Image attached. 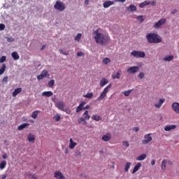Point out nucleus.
I'll return each mask as SVG.
<instances>
[{
  "mask_svg": "<svg viewBox=\"0 0 179 179\" xmlns=\"http://www.w3.org/2000/svg\"><path fill=\"white\" fill-rule=\"evenodd\" d=\"M131 162H127L124 166V171L128 172L131 167Z\"/></svg>",
  "mask_w": 179,
  "mask_h": 179,
  "instance_id": "f704fd0d",
  "label": "nucleus"
},
{
  "mask_svg": "<svg viewBox=\"0 0 179 179\" xmlns=\"http://www.w3.org/2000/svg\"><path fill=\"white\" fill-rule=\"evenodd\" d=\"M173 59H174V56L173 55L167 56L164 58V61H173Z\"/></svg>",
  "mask_w": 179,
  "mask_h": 179,
  "instance_id": "c9c22d12",
  "label": "nucleus"
},
{
  "mask_svg": "<svg viewBox=\"0 0 179 179\" xmlns=\"http://www.w3.org/2000/svg\"><path fill=\"white\" fill-rule=\"evenodd\" d=\"M60 54H63V55H69V52L64 51L62 49L59 50Z\"/></svg>",
  "mask_w": 179,
  "mask_h": 179,
  "instance_id": "79ce46f5",
  "label": "nucleus"
},
{
  "mask_svg": "<svg viewBox=\"0 0 179 179\" xmlns=\"http://www.w3.org/2000/svg\"><path fill=\"white\" fill-rule=\"evenodd\" d=\"M3 82H8V76H5L3 78Z\"/></svg>",
  "mask_w": 179,
  "mask_h": 179,
  "instance_id": "13d9d810",
  "label": "nucleus"
},
{
  "mask_svg": "<svg viewBox=\"0 0 179 179\" xmlns=\"http://www.w3.org/2000/svg\"><path fill=\"white\" fill-rule=\"evenodd\" d=\"M93 34H94V38L96 44L104 45V44H107V43H108V36L99 31V29L94 31Z\"/></svg>",
  "mask_w": 179,
  "mask_h": 179,
  "instance_id": "f257e3e1",
  "label": "nucleus"
},
{
  "mask_svg": "<svg viewBox=\"0 0 179 179\" xmlns=\"http://www.w3.org/2000/svg\"><path fill=\"white\" fill-rule=\"evenodd\" d=\"M5 61H6V56H2L0 58V64L2 63V62H5Z\"/></svg>",
  "mask_w": 179,
  "mask_h": 179,
  "instance_id": "de8ad7c7",
  "label": "nucleus"
},
{
  "mask_svg": "<svg viewBox=\"0 0 179 179\" xmlns=\"http://www.w3.org/2000/svg\"><path fill=\"white\" fill-rule=\"evenodd\" d=\"M83 117H84L85 120H86L87 121H89V120H90V115H89L88 110L85 111V113H83Z\"/></svg>",
  "mask_w": 179,
  "mask_h": 179,
  "instance_id": "c85d7f7f",
  "label": "nucleus"
},
{
  "mask_svg": "<svg viewBox=\"0 0 179 179\" xmlns=\"http://www.w3.org/2000/svg\"><path fill=\"white\" fill-rule=\"evenodd\" d=\"M86 101H83L79 106L77 107L76 112V113H80V111H82V110H89V108H90V106L87 105L86 106Z\"/></svg>",
  "mask_w": 179,
  "mask_h": 179,
  "instance_id": "39448f33",
  "label": "nucleus"
},
{
  "mask_svg": "<svg viewBox=\"0 0 179 179\" xmlns=\"http://www.w3.org/2000/svg\"><path fill=\"white\" fill-rule=\"evenodd\" d=\"M176 128H177V125L176 124L168 125L164 127V131H169L173 129H176Z\"/></svg>",
  "mask_w": 179,
  "mask_h": 179,
  "instance_id": "4468645a",
  "label": "nucleus"
},
{
  "mask_svg": "<svg viewBox=\"0 0 179 179\" xmlns=\"http://www.w3.org/2000/svg\"><path fill=\"white\" fill-rule=\"evenodd\" d=\"M166 164H167V159H164L162 162V170H166Z\"/></svg>",
  "mask_w": 179,
  "mask_h": 179,
  "instance_id": "473e14b6",
  "label": "nucleus"
},
{
  "mask_svg": "<svg viewBox=\"0 0 179 179\" xmlns=\"http://www.w3.org/2000/svg\"><path fill=\"white\" fill-rule=\"evenodd\" d=\"M53 94L54 93L51 91L43 92L42 93V96H44L45 97H51Z\"/></svg>",
  "mask_w": 179,
  "mask_h": 179,
  "instance_id": "6ab92c4d",
  "label": "nucleus"
},
{
  "mask_svg": "<svg viewBox=\"0 0 179 179\" xmlns=\"http://www.w3.org/2000/svg\"><path fill=\"white\" fill-rule=\"evenodd\" d=\"M166 101V99H161L159 101L158 103H156L155 105V107H156L157 108H160V107H162V106H163V103H164Z\"/></svg>",
  "mask_w": 179,
  "mask_h": 179,
  "instance_id": "a211bd4d",
  "label": "nucleus"
},
{
  "mask_svg": "<svg viewBox=\"0 0 179 179\" xmlns=\"http://www.w3.org/2000/svg\"><path fill=\"white\" fill-rule=\"evenodd\" d=\"M78 122H84V124H86V119H85V117H80L78 119Z\"/></svg>",
  "mask_w": 179,
  "mask_h": 179,
  "instance_id": "49530a36",
  "label": "nucleus"
},
{
  "mask_svg": "<svg viewBox=\"0 0 179 179\" xmlns=\"http://www.w3.org/2000/svg\"><path fill=\"white\" fill-rule=\"evenodd\" d=\"M131 55L134 57V58H145L146 57V54L145 52L133 50L131 52Z\"/></svg>",
  "mask_w": 179,
  "mask_h": 179,
  "instance_id": "7ed1b4c3",
  "label": "nucleus"
},
{
  "mask_svg": "<svg viewBox=\"0 0 179 179\" xmlns=\"http://www.w3.org/2000/svg\"><path fill=\"white\" fill-rule=\"evenodd\" d=\"M107 83H108V80H107L106 78H102L101 80L100 81L101 87H104V86H106V85H107Z\"/></svg>",
  "mask_w": 179,
  "mask_h": 179,
  "instance_id": "aec40b11",
  "label": "nucleus"
},
{
  "mask_svg": "<svg viewBox=\"0 0 179 179\" xmlns=\"http://www.w3.org/2000/svg\"><path fill=\"white\" fill-rule=\"evenodd\" d=\"M171 108L174 113L179 114V103L174 102L172 103Z\"/></svg>",
  "mask_w": 179,
  "mask_h": 179,
  "instance_id": "9b49d317",
  "label": "nucleus"
},
{
  "mask_svg": "<svg viewBox=\"0 0 179 179\" xmlns=\"http://www.w3.org/2000/svg\"><path fill=\"white\" fill-rule=\"evenodd\" d=\"M55 84V80H51L48 82L49 87H52V86H54Z\"/></svg>",
  "mask_w": 179,
  "mask_h": 179,
  "instance_id": "a19ab883",
  "label": "nucleus"
},
{
  "mask_svg": "<svg viewBox=\"0 0 179 179\" xmlns=\"http://www.w3.org/2000/svg\"><path fill=\"white\" fill-rule=\"evenodd\" d=\"M155 164H156V160L152 159V160L151 161V166H155Z\"/></svg>",
  "mask_w": 179,
  "mask_h": 179,
  "instance_id": "4d7b16f0",
  "label": "nucleus"
},
{
  "mask_svg": "<svg viewBox=\"0 0 179 179\" xmlns=\"http://www.w3.org/2000/svg\"><path fill=\"white\" fill-rule=\"evenodd\" d=\"M133 130L135 131V132H138V131H139V127H134L133 128Z\"/></svg>",
  "mask_w": 179,
  "mask_h": 179,
  "instance_id": "bf43d9fd",
  "label": "nucleus"
},
{
  "mask_svg": "<svg viewBox=\"0 0 179 179\" xmlns=\"http://www.w3.org/2000/svg\"><path fill=\"white\" fill-rule=\"evenodd\" d=\"M137 20H138V22H140V23H143V22H145V18H143V16L142 15H138L136 17Z\"/></svg>",
  "mask_w": 179,
  "mask_h": 179,
  "instance_id": "4c0bfd02",
  "label": "nucleus"
},
{
  "mask_svg": "<svg viewBox=\"0 0 179 179\" xmlns=\"http://www.w3.org/2000/svg\"><path fill=\"white\" fill-rule=\"evenodd\" d=\"M141 167H142V164H141V162L137 163V164L134 166L131 174H135V173H136V171H138Z\"/></svg>",
  "mask_w": 179,
  "mask_h": 179,
  "instance_id": "2eb2a0df",
  "label": "nucleus"
},
{
  "mask_svg": "<svg viewBox=\"0 0 179 179\" xmlns=\"http://www.w3.org/2000/svg\"><path fill=\"white\" fill-rule=\"evenodd\" d=\"M138 71H139V67L138 66H133V67H129L127 69V72L128 73H136V72H138Z\"/></svg>",
  "mask_w": 179,
  "mask_h": 179,
  "instance_id": "f8f14e48",
  "label": "nucleus"
},
{
  "mask_svg": "<svg viewBox=\"0 0 179 179\" xmlns=\"http://www.w3.org/2000/svg\"><path fill=\"white\" fill-rule=\"evenodd\" d=\"M150 3H152V6H155L156 5V1H152Z\"/></svg>",
  "mask_w": 179,
  "mask_h": 179,
  "instance_id": "0e129e2a",
  "label": "nucleus"
},
{
  "mask_svg": "<svg viewBox=\"0 0 179 179\" xmlns=\"http://www.w3.org/2000/svg\"><path fill=\"white\" fill-rule=\"evenodd\" d=\"M55 121H59L61 120V116L59 115H56L55 116Z\"/></svg>",
  "mask_w": 179,
  "mask_h": 179,
  "instance_id": "3c124183",
  "label": "nucleus"
},
{
  "mask_svg": "<svg viewBox=\"0 0 179 179\" xmlns=\"http://www.w3.org/2000/svg\"><path fill=\"white\" fill-rule=\"evenodd\" d=\"M76 146H78V143L74 142L72 138H70L69 145V149H75Z\"/></svg>",
  "mask_w": 179,
  "mask_h": 179,
  "instance_id": "ddd939ff",
  "label": "nucleus"
},
{
  "mask_svg": "<svg viewBox=\"0 0 179 179\" xmlns=\"http://www.w3.org/2000/svg\"><path fill=\"white\" fill-rule=\"evenodd\" d=\"M83 97H85L86 99H92L93 97V92H89L85 95H83Z\"/></svg>",
  "mask_w": 179,
  "mask_h": 179,
  "instance_id": "e433bc0d",
  "label": "nucleus"
},
{
  "mask_svg": "<svg viewBox=\"0 0 179 179\" xmlns=\"http://www.w3.org/2000/svg\"><path fill=\"white\" fill-rule=\"evenodd\" d=\"M43 78L44 77H43V76H42V74L37 76L38 80H41V79H43Z\"/></svg>",
  "mask_w": 179,
  "mask_h": 179,
  "instance_id": "6e6d98bb",
  "label": "nucleus"
},
{
  "mask_svg": "<svg viewBox=\"0 0 179 179\" xmlns=\"http://www.w3.org/2000/svg\"><path fill=\"white\" fill-rule=\"evenodd\" d=\"M115 2H125V0H115Z\"/></svg>",
  "mask_w": 179,
  "mask_h": 179,
  "instance_id": "680f3d73",
  "label": "nucleus"
},
{
  "mask_svg": "<svg viewBox=\"0 0 179 179\" xmlns=\"http://www.w3.org/2000/svg\"><path fill=\"white\" fill-rule=\"evenodd\" d=\"M150 5V1H145L140 3L139 6L140 8H145V6Z\"/></svg>",
  "mask_w": 179,
  "mask_h": 179,
  "instance_id": "a878e982",
  "label": "nucleus"
},
{
  "mask_svg": "<svg viewBox=\"0 0 179 179\" xmlns=\"http://www.w3.org/2000/svg\"><path fill=\"white\" fill-rule=\"evenodd\" d=\"M103 8H110V6H111V5H114V1H106L103 3Z\"/></svg>",
  "mask_w": 179,
  "mask_h": 179,
  "instance_id": "f3484780",
  "label": "nucleus"
},
{
  "mask_svg": "<svg viewBox=\"0 0 179 179\" xmlns=\"http://www.w3.org/2000/svg\"><path fill=\"white\" fill-rule=\"evenodd\" d=\"M145 38L150 44H159L162 43V39L160 36L156 33H150L145 36Z\"/></svg>",
  "mask_w": 179,
  "mask_h": 179,
  "instance_id": "f03ea898",
  "label": "nucleus"
},
{
  "mask_svg": "<svg viewBox=\"0 0 179 179\" xmlns=\"http://www.w3.org/2000/svg\"><path fill=\"white\" fill-rule=\"evenodd\" d=\"M6 177H7L6 174L2 175L1 179H6Z\"/></svg>",
  "mask_w": 179,
  "mask_h": 179,
  "instance_id": "e2e57ef3",
  "label": "nucleus"
},
{
  "mask_svg": "<svg viewBox=\"0 0 179 179\" xmlns=\"http://www.w3.org/2000/svg\"><path fill=\"white\" fill-rule=\"evenodd\" d=\"M55 9H57V10H59L60 12H62V10H65V4L64 3L57 1H56V3L54 6Z\"/></svg>",
  "mask_w": 179,
  "mask_h": 179,
  "instance_id": "423d86ee",
  "label": "nucleus"
},
{
  "mask_svg": "<svg viewBox=\"0 0 179 179\" xmlns=\"http://www.w3.org/2000/svg\"><path fill=\"white\" fill-rule=\"evenodd\" d=\"M127 10H129V12H135V10H136V6L131 4L129 7H127Z\"/></svg>",
  "mask_w": 179,
  "mask_h": 179,
  "instance_id": "5701e85b",
  "label": "nucleus"
},
{
  "mask_svg": "<svg viewBox=\"0 0 179 179\" xmlns=\"http://www.w3.org/2000/svg\"><path fill=\"white\" fill-rule=\"evenodd\" d=\"M40 113V110H35L31 114V117L36 120L37 118V115H38V113Z\"/></svg>",
  "mask_w": 179,
  "mask_h": 179,
  "instance_id": "2f4dec72",
  "label": "nucleus"
},
{
  "mask_svg": "<svg viewBox=\"0 0 179 179\" xmlns=\"http://www.w3.org/2000/svg\"><path fill=\"white\" fill-rule=\"evenodd\" d=\"M6 70V64H3L2 66L0 69V76L3 75V73H5Z\"/></svg>",
  "mask_w": 179,
  "mask_h": 179,
  "instance_id": "cd10ccee",
  "label": "nucleus"
},
{
  "mask_svg": "<svg viewBox=\"0 0 179 179\" xmlns=\"http://www.w3.org/2000/svg\"><path fill=\"white\" fill-rule=\"evenodd\" d=\"M166 18H162L161 20H159L157 23L155 24V25L153 26L154 29H160L162 27V26H163V24H164V23H166Z\"/></svg>",
  "mask_w": 179,
  "mask_h": 179,
  "instance_id": "1a4fd4ad",
  "label": "nucleus"
},
{
  "mask_svg": "<svg viewBox=\"0 0 179 179\" xmlns=\"http://www.w3.org/2000/svg\"><path fill=\"white\" fill-rule=\"evenodd\" d=\"M122 71L119 70L116 73L112 75V79H120L121 78Z\"/></svg>",
  "mask_w": 179,
  "mask_h": 179,
  "instance_id": "dca6fc26",
  "label": "nucleus"
},
{
  "mask_svg": "<svg viewBox=\"0 0 179 179\" xmlns=\"http://www.w3.org/2000/svg\"><path fill=\"white\" fill-rule=\"evenodd\" d=\"M27 176L29 178L37 179V176L33 173H27Z\"/></svg>",
  "mask_w": 179,
  "mask_h": 179,
  "instance_id": "ea45409f",
  "label": "nucleus"
},
{
  "mask_svg": "<svg viewBox=\"0 0 179 179\" xmlns=\"http://www.w3.org/2000/svg\"><path fill=\"white\" fill-rule=\"evenodd\" d=\"M146 154H143L140 156H138L137 158H136V160H138V162H142V160H145V159H146Z\"/></svg>",
  "mask_w": 179,
  "mask_h": 179,
  "instance_id": "c756f323",
  "label": "nucleus"
},
{
  "mask_svg": "<svg viewBox=\"0 0 179 179\" xmlns=\"http://www.w3.org/2000/svg\"><path fill=\"white\" fill-rule=\"evenodd\" d=\"M62 111H64V113H66V114H71V113H72V111H71V110L69 108H66V109L64 108V110H62Z\"/></svg>",
  "mask_w": 179,
  "mask_h": 179,
  "instance_id": "8fccbe9b",
  "label": "nucleus"
},
{
  "mask_svg": "<svg viewBox=\"0 0 179 179\" xmlns=\"http://www.w3.org/2000/svg\"><path fill=\"white\" fill-rule=\"evenodd\" d=\"M103 62L105 64V65H107V64H110V62H111V59H110L108 57H106L103 59Z\"/></svg>",
  "mask_w": 179,
  "mask_h": 179,
  "instance_id": "58836bf2",
  "label": "nucleus"
},
{
  "mask_svg": "<svg viewBox=\"0 0 179 179\" xmlns=\"http://www.w3.org/2000/svg\"><path fill=\"white\" fill-rule=\"evenodd\" d=\"M35 137L34 135L33 134H29L28 135V141L29 142H30L31 143H34V141H35Z\"/></svg>",
  "mask_w": 179,
  "mask_h": 179,
  "instance_id": "393cba45",
  "label": "nucleus"
},
{
  "mask_svg": "<svg viewBox=\"0 0 179 179\" xmlns=\"http://www.w3.org/2000/svg\"><path fill=\"white\" fill-rule=\"evenodd\" d=\"M123 94L127 97V96H129V94H131V90H128V91H125L124 92H123Z\"/></svg>",
  "mask_w": 179,
  "mask_h": 179,
  "instance_id": "09e8293b",
  "label": "nucleus"
},
{
  "mask_svg": "<svg viewBox=\"0 0 179 179\" xmlns=\"http://www.w3.org/2000/svg\"><path fill=\"white\" fill-rule=\"evenodd\" d=\"M92 120H94V121H101V116L93 115L92 116Z\"/></svg>",
  "mask_w": 179,
  "mask_h": 179,
  "instance_id": "7c9ffc66",
  "label": "nucleus"
},
{
  "mask_svg": "<svg viewBox=\"0 0 179 179\" xmlns=\"http://www.w3.org/2000/svg\"><path fill=\"white\" fill-rule=\"evenodd\" d=\"M19 93H22L21 87L17 88L14 90V92H13V97H16V95L19 94Z\"/></svg>",
  "mask_w": 179,
  "mask_h": 179,
  "instance_id": "412c9836",
  "label": "nucleus"
},
{
  "mask_svg": "<svg viewBox=\"0 0 179 179\" xmlns=\"http://www.w3.org/2000/svg\"><path fill=\"white\" fill-rule=\"evenodd\" d=\"M84 55H85V53H83V52H79L77 53L78 57H83Z\"/></svg>",
  "mask_w": 179,
  "mask_h": 179,
  "instance_id": "864d4df0",
  "label": "nucleus"
},
{
  "mask_svg": "<svg viewBox=\"0 0 179 179\" xmlns=\"http://www.w3.org/2000/svg\"><path fill=\"white\" fill-rule=\"evenodd\" d=\"M123 145L128 148L129 146V143H128V141H123Z\"/></svg>",
  "mask_w": 179,
  "mask_h": 179,
  "instance_id": "603ef678",
  "label": "nucleus"
},
{
  "mask_svg": "<svg viewBox=\"0 0 179 179\" xmlns=\"http://www.w3.org/2000/svg\"><path fill=\"white\" fill-rule=\"evenodd\" d=\"M111 89V84H109L106 87L103 89V91L99 96V97L97 98L98 101H101L107 96V93H108V90Z\"/></svg>",
  "mask_w": 179,
  "mask_h": 179,
  "instance_id": "20e7f679",
  "label": "nucleus"
},
{
  "mask_svg": "<svg viewBox=\"0 0 179 179\" xmlns=\"http://www.w3.org/2000/svg\"><path fill=\"white\" fill-rule=\"evenodd\" d=\"M44 48H45V45H43L42 48H41V51H43V50H44Z\"/></svg>",
  "mask_w": 179,
  "mask_h": 179,
  "instance_id": "774afa93",
  "label": "nucleus"
},
{
  "mask_svg": "<svg viewBox=\"0 0 179 179\" xmlns=\"http://www.w3.org/2000/svg\"><path fill=\"white\" fill-rule=\"evenodd\" d=\"M55 106L57 107V108H59V110H61V111L65 110V103L62 101H57L55 102Z\"/></svg>",
  "mask_w": 179,
  "mask_h": 179,
  "instance_id": "6e6552de",
  "label": "nucleus"
},
{
  "mask_svg": "<svg viewBox=\"0 0 179 179\" xmlns=\"http://www.w3.org/2000/svg\"><path fill=\"white\" fill-rule=\"evenodd\" d=\"M54 177L55 178H57V179H66L64 174H62V172L59 171H57L54 173Z\"/></svg>",
  "mask_w": 179,
  "mask_h": 179,
  "instance_id": "9d476101",
  "label": "nucleus"
},
{
  "mask_svg": "<svg viewBox=\"0 0 179 179\" xmlns=\"http://www.w3.org/2000/svg\"><path fill=\"white\" fill-rule=\"evenodd\" d=\"M3 159H8V155L6 154H3Z\"/></svg>",
  "mask_w": 179,
  "mask_h": 179,
  "instance_id": "69168bd1",
  "label": "nucleus"
},
{
  "mask_svg": "<svg viewBox=\"0 0 179 179\" xmlns=\"http://www.w3.org/2000/svg\"><path fill=\"white\" fill-rule=\"evenodd\" d=\"M6 167V161L3 160L0 163V169L3 170Z\"/></svg>",
  "mask_w": 179,
  "mask_h": 179,
  "instance_id": "72a5a7b5",
  "label": "nucleus"
},
{
  "mask_svg": "<svg viewBox=\"0 0 179 179\" xmlns=\"http://www.w3.org/2000/svg\"><path fill=\"white\" fill-rule=\"evenodd\" d=\"M178 12V10H173L172 12H171V14L172 15H175V13H177Z\"/></svg>",
  "mask_w": 179,
  "mask_h": 179,
  "instance_id": "052dcab7",
  "label": "nucleus"
},
{
  "mask_svg": "<svg viewBox=\"0 0 179 179\" xmlns=\"http://www.w3.org/2000/svg\"><path fill=\"white\" fill-rule=\"evenodd\" d=\"M12 58H13V59H15V61H17V59H19L20 56L19 54H17V52H13L11 54Z\"/></svg>",
  "mask_w": 179,
  "mask_h": 179,
  "instance_id": "4be33fe9",
  "label": "nucleus"
},
{
  "mask_svg": "<svg viewBox=\"0 0 179 179\" xmlns=\"http://www.w3.org/2000/svg\"><path fill=\"white\" fill-rule=\"evenodd\" d=\"M152 134H148L144 136V139L142 141L143 145H148L153 141V138L151 136Z\"/></svg>",
  "mask_w": 179,
  "mask_h": 179,
  "instance_id": "0eeeda50",
  "label": "nucleus"
},
{
  "mask_svg": "<svg viewBox=\"0 0 179 179\" xmlns=\"http://www.w3.org/2000/svg\"><path fill=\"white\" fill-rule=\"evenodd\" d=\"M111 139V136L110 134L104 135L102 136V141L104 142H108Z\"/></svg>",
  "mask_w": 179,
  "mask_h": 179,
  "instance_id": "b1692460",
  "label": "nucleus"
},
{
  "mask_svg": "<svg viewBox=\"0 0 179 179\" xmlns=\"http://www.w3.org/2000/svg\"><path fill=\"white\" fill-rule=\"evenodd\" d=\"M138 78H139V79H143V78H145V73L141 72V73L138 74Z\"/></svg>",
  "mask_w": 179,
  "mask_h": 179,
  "instance_id": "a18cd8bd",
  "label": "nucleus"
},
{
  "mask_svg": "<svg viewBox=\"0 0 179 179\" xmlns=\"http://www.w3.org/2000/svg\"><path fill=\"white\" fill-rule=\"evenodd\" d=\"M26 127H29V123H24L22 124H20L18 127L17 129L18 131H22V129H24Z\"/></svg>",
  "mask_w": 179,
  "mask_h": 179,
  "instance_id": "bb28decb",
  "label": "nucleus"
},
{
  "mask_svg": "<svg viewBox=\"0 0 179 179\" xmlns=\"http://www.w3.org/2000/svg\"><path fill=\"white\" fill-rule=\"evenodd\" d=\"M85 5H89V0H85Z\"/></svg>",
  "mask_w": 179,
  "mask_h": 179,
  "instance_id": "338daca9",
  "label": "nucleus"
},
{
  "mask_svg": "<svg viewBox=\"0 0 179 179\" xmlns=\"http://www.w3.org/2000/svg\"><path fill=\"white\" fill-rule=\"evenodd\" d=\"M5 24H0V30H5Z\"/></svg>",
  "mask_w": 179,
  "mask_h": 179,
  "instance_id": "5fc2aeb1",
  "label": "nucleus"
},
{
  "mask_svg": "<svg viewBox=\"0 0 179 179\" xmlns=\"http://www.w3.org/2000/svg\"><path fill=\"white\" fill-rule=\"evenodd\" d=\"M82 38V34H78V35L76 36L75 40L76 41H79Z\"/></svg>",
  "mask_w": 179,
  "mask_h": 179,
  "instance_id": "c03bdc74",
  "label": "nucleus"
},
{
  "mask_svg": "<svg viewBox=\"0 0 179 179\" xmlns=\"http://www.w3.org/2000/svg\"><path fill=\"white\" fill-rule=\"evenodd\" d=\"M41 75L42 76H43V78H45V76H47V75H48V71L47 70H43V71L41 72Z\"/></svg>",
  "mask_w": 179,
  "mask_h": 179,
  "instance_id": "37998d69",
  "label": "nucleus"
}]
</instances>
